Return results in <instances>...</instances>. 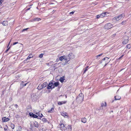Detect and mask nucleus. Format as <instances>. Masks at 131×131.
Returning a JSON list of instances; mask_svg holds the SVG:
<instances>
[{"label": "nucleus", "mask_w": 131, "mask_h": 131, "mask_svg": "<svg viewBox=\"0 0 131 131\" xmlns=\"http://www.w3.org/2000/svg\"><path fill=\"white\" fill-rule=\"evenodd\" d=\"M74 11H72V12H70V14H71H71H73L74 13Z\"/></svg>", "instance_id": "nucleus-42"}, {"label": "nucleus", "mask_w": 131, "mask_h": 131, "mask_svg": "<svg viewBox=\"0 0 131 131\" xmlns=\"http://www.w3.org/2000/svg\"><path fill=\"white\" fill-rule=\"evenodd\" d=\"M30 9V8H28V9H27V10H29Z\"/></svg>", "instance_id": "nucleus-54"}, {"label": "nucleus", "mask_w": 131, "mask_h": 131, "mask_svg": "<svg viewBox=\"0 0 131 131\" xmlns=\"http://www.w3.org/2000/svg\"><path fill=\"white\" fill-rule=\"evenodd\" d=\"M54 88V86L53 85V83L50 82L47 85V89H52Z\"/></svg>", "instance_id": "nucleus-3"}, {"label": "nucleus", "mask_w": 131, "mask_h": 131, "mask_svg": "<svg viewBox=\"0 0 131 131\" xmlns=\"http://www.w3.org/2000/svg\"><path fill=\"white\" fill-rule=\"evenodd\" d=\"M102 54H103V53H102L99 55H98L97 56H96L97 58H98L99 57H100V56H101L102 55Z\"/></svg>", "instance_id": "nucleus-38"}, {"label": "nucleus", "mask_w": 131, "mask_h": 131, "mask_svg": "<svg viewBox=\"0 0 131 131\" xmlns=\"http://www.w3.org/2000/svg\"><path fill=\"white\" fill-rule=\"evenodd\" d=\"M10 48V47L8 48L5 51V52H7L9 50Z\"/></svg>", "instance_id": "nucleus-44"}, {"label": "nucleus", "mask_w": 131, "mask_h": 131, "mask_svg": "<svg viewBox=\"0 0 131 131\" xmlns=\"http://www.w3.org/2000/svg\"><path fill=\"white\" fill-rule=\"evenodd\" d=\"M43 87L42 86V84H39L38 86L37 87V89L39 90H41V89H42V88H43Z\"/></svg>", "instance_id": "nucleus-14"}, {"label": "nucleus", "mask_w": 131, "mask_h": 131, "mask_svg": "<svg viewBox=\"0 0 131 131\" xmlns=\"http://www.w3.org/2000/svg\"><path fill=\"white\" fill-rule=\"evenodd\" d=\"M115 100H119L121 98V97L118 96H116L114 97Z\"/></svg>", "instance_id": "nucleus-20"}, {"label": "nucleus", "mask_w": 131, "mask_h": 131, "mask_svg": "<svg viewBox=\"0 0 131 131\" xmlns=\"http://www.w3.org/2000/svg\"><path fill=\"white\" fill-rule=\"evenodd\" d=\"M59 85V83L58 82H55L54 83H53V86H54V87H57Z\"/></svg>", "instance_id": "nucleus-15"}, {"label": "nucleus", "mask_w": 131, "mask_h": 131, "mask_svg": "<svg viewBox=\"0 0 131 131\" xmlns=\"http://www.w3.org/2000/svg\"><path fill=\"white\" fill-rule=\"evenodd\" d=\"M54 108H52L50 110L48 111V112L49 113H52L54 111Z\"/></svg>", "instance_id": "nucleus-24"}, {"label": "nucleus", "mask_w": 131, "mask_h": 131, "mask_svg": "<svg viewBox=\"0 0 131 131\" xmlns=\"http://www.w3.org/2000/svg\"><path fill=\"white\" fill-rule=\"evenodd\" d=\"M60 129L62 131L65 130V126L62 123H60L58 126Z\"/></svg>", "instance_id": "nucleus-6"}, {"label": "nucleus", "mask_w": 131, "mask_h": 131, "mask_svg": "<svg viewBox=\"0 0 131 131\" xmlns=\"http://www.w3.org/2000/svg\"><path fill=\"white\" fill-rule=\"evenodd\" d=\"M41 20V19L40 18H36L34 20L35 21H39Z\"/></svg>", "instance_id": "nucleus-33"}, {"label": "nucleus", "mask_w": 131, "mask_h": 131, "mask_svg": "<svg viewBox=\"0 0 131 131\" xmlns=\"http://www.w3.org/2000/svg\"><path fill=\"white\" fill-rule=\"evenodd\" d=\"M2 0H0V4L1 5L2 3Z\"/></svg>", "instance_id": "nucleus-47"}, {"label": "nucleus", "mask_w": 131, "mask_h": 131, "mask_svg": "<svg viewBox=\"0 0 131 131\" xmlns=\"http://www.w3.org/2000/svg\"><path fill=\"white\" fill-rule=\"evenodd\" d=\"M15 107L16 108H18V105H17V104H16L15 105Z\"/></svg>", "instance_id": "nucleus-46"}, {"label": "nucleus", "mask_w": 131, "mask_h": 131, "mask_svg": "<svg viewBox=\"0 0 131 131\" xmlns=\"http://www.w3.org/2000/svg\"><path fill=\"white\" fill-rule=\"evenodd\" d=\"M124 56V55H122L119 58V59H121L122 57H123Z\"/></svg>", "instance_id": "nucleus-45"}, {"label": "nucleus", "mask_w": 131, "mask_h": 131, "mask_svg": "<svg viewBox=\"0 0 131 131\" xmlns=\"http://www.w3.org/2000/svg\"><path fill=\"white\" fill-rule=\"evenodd\" d=\"M42 120L43 122H46L47 121V120L45 118H42Z\"/></svg>", "instance_id": "nucleus-31"}, {"label": "nucleus", "mask_w": 131, "mask_h": 131, "mask_svg": "<svg viewBox=\"0 0 131 131\" xmlns=\"http://www.w3.org/2000/svg\"><path fill=\"white\" fill-rule=\"evenodd\" d=\"M9 119L8 118H6V117H4L2 118V120L3 122H7L9 121Z\"/></svg>", "instance_id": "nucleus-13"}, {"label": "nucleus", "mask_w": 131, "mask_h": 131, "mask_svg": "<svg viewBox=\"0 0 131 131\" xmlns=\"http://www.w3.org/2000/svg\"><path fill=\"white\" fill-rule=\"evenodd\" d=\"M18 43V42H15L13 44V45H14L15 44H16L17 43Z\"/></svg>", "instance_id": "nucleus-43"}, {"label": "nucleus", "mask_w": 131, "mask_h": 131, "mask_svg": "<svg viewBox=\"0 0 131 131\" xmlns=\"http://www.w3.org/2000/svg\"><path fill=\"white\" fill-rule=\"evenodd\" d=\"M24 83L23 82H22V83Z\"/></svg>", "instance_id": "nucleus-58"}, {"label": "nucleus", "mask_w": 131, "mask_h": 131, "mask_svg": "<svg viewBox=\"0 0 131 131\" xmlns=\"http://www.w3.org/2000/svg\"><path fill=\"white\" fill-rule=\"evenodd\" d=\"M107 61V60H105V61H104V63H105Z\"/></svg>", "instance_id": "nucleus-49"}, {"label": "nucleus", "mask_w": 131, "mask_h": 131, "mask_svg": "<svg viewBox=\"0 0 131 131\" xmlns=\"http://www.w3.org/2000/svg\"><path fill=\"white\" fill-rule=\"evenodd\" d=\"M4 0H2V2H3V1H4Z\"/></svg>", "instance_id": "nucleus-57"}, {"label": "nucleus", "mask_w": 131, "mask_h": 131, "mask_svg": "<svg viewBox=\"0 0 131 131\" xmlns=\"http://www.w3.org/2000/svg\"><path fill=\"white\" fill-rule=\"evenodd\" d=\"M33 57V56L31 54H30L29 55V56L27 57V59H28L29 58H32Z\"/></svg>", "instance_id": "nucleus-28"}, {"label": "nucleus", "mask_w": 131, "mask_h": 131, "mask_svg": "<svg viewBox=\"0 0 131 131\" xmlns=\"http://www.w3.org/2000/svg\"><path fill=\"white\" fill-rule=\"evenodd\" d=\"M115 35H116V34H114L113 35V36H115Z\"/></svg>", "instance_id": "nucleus-52"}, {"label": "nucleus", "mask_w": 131, "mask_h": 131, "mask_svg": "<svg viewBox=\"0 0 131 131\" xmlns=\"http://www.w3.org/2000/svg\"><path fill=\"white\" fill-rule=\"evenodd\" d=\"M18 129L19 131H21L22 130V128L21 126H19Z\"/></svg>", "instance_id": "nucleus-36"}, {"label": "nucleus", "mask_w": 131, "mask_h": 131, "mask_svg": "<svg viewBox=\"0 0 131 131\" xmlns=\"http://www.w3.org/2000/svg\"><path fill=\"white\" fill-rule=\"evenodd\" d=\"M100 17H101L100 16V15H98L96 16V18L97 19H98Z\"/></svg>", "instance_id": "nucleus-39"}, {"label": "nucleus", "mask_w": 131, "mask_h": 131, "mask_svg": "<svg viewBox=\"0 0 131 131\" xmlns=\"http://www.w3.org/2000/svg\"><path fill=\"white\" fill-rule=\"evenodd\" d=\"M64 80V79L63 78H61L60 80V81L62 83L63 82Z\"/></svg>", "instance_id": "nucleus-35"}, {"label": "nucleus", "mask_w": 131, "mask_h": 131, "mask_svg": "<svg viewBox=\"0 0 131 131\" xmlns=\"http://www.w3.org/2000/svg\"><path fill=\"white\" fill-rule=\"evenodd\" d=\"M0 128H2V127L1 126H0Z\"/></svg>", "instance_id": "nucleus-53"}, {"label": "nucleus", "mask_w": 131, "mask_h": 131, "mask_svg": "<svg viewBox=\"0 0 131 131\" xmlns=\"http://www.w3.org/2000/svg\"><path fill=\"white\" fill-rule=\"evenodd\" d=\"M112 24L110 23H108L105 25L104 26L105 29H108L111 28L112 27Z\"/></svg>", "instance_id": "nucleus-7"}, {"label": "nucleus", "mask_w": 131, "mask_h": 131, "mask_svg": "<svg viewBox=\"0 0 131 131\" xmlns=\"http://www.w3.org/2000/svg\"><path fill=\"white\" fill-rule=\"evenodd\" d=\"M102 109V108H100V109H98V108H97V109H96V110H100L101 109Z\"/></svg>", "instance_id": "nucleus-51"}, {"label": "nucleus", "mask_w": 131, "mask_h": 131, "mask_svg": "<svg viewBox=\"0 0 131 131\" xmlns=\"http://www.w3.org/2000/svg\"><path fill=\"white\" fill-rule=\"evenodd\" d=\"M61 114L63 116L65 117L67 116V113L64 112H62L61 113Z\"/></svg>", "instance_id": "nucleus-21"}, {"label": "nucleus", "mask_w": 131, "mask_h": 131, "mask_svg": "<svg viewBox=\"0 0 131 131\" xmlns=\"http://www.w3.org/2000/svg\"><path fill=\"white\" fill-rule=\"evenodd\" d=\"M88 66H87L85 68L83 69V70H84V73L86 71L88 70Z\"/></svg>", "instance_id": "nucleus-27"}, {"label": "nucleus", "mask_w": 131, "mask_h": 131, "mask_svg": "<svg viewBox=\"0 0 131 131\" xmlns=\"http://www.w3.org/2000/svg\"><path fill=\"white\" fill-rule=\"evenodd\" d=\"M126 47L127 48L130 49L131 47V45L130 44H128L126 46Z\"/></svg>", "instance_id": "nucleus-29"}, {"label": "nucleus", "mask_w": 131, "mask_h": 131, "mask_svg": "<svg viewBox=\"0 0 131 131\" xmlns=\"http://www.w3.org/2000/svg\"><path fill=\"white\" fill-rule=\"evenodd\" d=\"M37 96L34 94H33L31 96L32 100L35 101L37 99Z\"/></svg>", "instance_id": "nucleus-8"}, {"label": "nucleus", "mask_w": 131, "mask_h": 131, "mask_svg": "<svg viewBox=\"0 0 131 131\" xmlns=\"http://www.w3.org/2000/svg\"><path fill=\"white\" fill-rule=\"evenodd\" d=\"M7 127H8L6 125V127L4 128V130L5 131H6L7 130Z\"/></svg>", "instance_id": "nucleus-41"}, {"label": "nucleus", "mask_w": 131, "mask_h": 131, "mask_svg": "<svg viewBox=\"0 0 131 131\" xmlns=\"http://www.w3.org/2000/svg\"><path fill=\"white\" fill-rule=\"evenodd\" d=\"M101 106L102 107L104 106L105 107L106 105V102L102 103L101 104Z\"/></svg>", "instance_id": "nucleus-23"}, {"label": "nucleus", "mask_w": 131, "mask_h": 131, "mask_svg": "<svg viewBox=\"0 0 131 131\" xmlns=\"http://www.w3.org/2000/svg\"><path fill=\"white\" fill-rule=\"evenodd\" d=\"M34 126L36 128H38L39 127V125L37 122L35 121L34 123Z\"/></svg>", "instance_id": "nucleus-19"}, {"label": "nucleus", "mask_w": 131, "mask_h": 131, "mask_svg": "<svg viewBox=\"0 0 131 131\" xmlns=\"http://www.w3.org/2000/svg\"><path fill=\"white\" fill-rule=\"evenodd\" d=\"M15 125L14 124L11 123L10 124V126L13 129H14V128Z\"/></svg>", "instance_id": "nucleus-26"}, {"label": "nucleus", "mask_w": 131, "mask_h": 131, "mask_svg": "<svg viewBox=\"0 0 131 131\" xmlns=\"http://www.w3.org/2000/svg\"><path fill=\"white\" fill-rule=\"evenodd\" d=\"M122 15V14L118 16L114 17L113 18V19L114 20H115L117 21H118L122 18L123 17Z\"/></svg>", "instance_id": "nucleus-4"}, {"label": "nucleus", "mask_w": 131, "mask_h": 131, "mask_svg": "<svg viewBox=\"0 0 131 131\" xmlns=\"http://www.w3.org/2000/svg\"><path fill=\"white\" fill-rule=\"evenodd\" d=\"M36 114L38 115H37L38 119H41L42 117L43 116L42 114L41 113H40L39 112H37Z\"/></svg>", "instance_id": "nucleus-9"}, {"label": "nucleus", "mask_w": 131, "mask_h": 131, "mask_svg": "<svg viewBox=\"0 0 131 131\" xmlns=\"http://www.w3.org/2000/svg\"><path fill=\"white\" fill-rule=\"evenodd\" d=\"M2 24L3 25L6 26L8 25V21H4Z\"/></svg>", "instance_id": "nucleus-17"}, {"label": "nucleus", "mask_w": 131, "mask_h": 131, "mask_svg": "<svg viewBox=\"0 0 131 131\" xmlns=\"http://www.w3.org/2000/svg\"><path fill=\"white\" fill-rule=\"evenodd\" d=\"M27 83H26L25 84H23V85L24 86H26V85L27 84Z\"/></svg>", "instance_id": "nucleus-50"}, {"label": "nucleus", "mask_w": 131, "mask_h": 131, "mask_svg": "<svg viewBox=\"0 0 131 131\" xmlns=\"http://www.w3.org/2000/svg\"><path fill=\"white\" fill-rule=\"evenodd\" d=\"M65 97L66 98H67V96L66 95H65Z\"/></svg>", "instance_id": "nucleus-55"}, {"label": "nucleus", "mask_w": 131, "mask_h": 131, "mask_svg": "<svg viewBox=\"0 0 131 131\" xmlns=\"http://www.w3.org/2000/svg\"><path fill=\"white\" fill-rule=\"evenodd\" d=\"M114 131V130H113V131Z\"/></svg>", "instance_id": "nucleus-59"}, {"label": "nucleus", "mask_w": 131, "mask_h": 131, "mask_svg": "<svg viewBox=\"0 0 131 131\" xmlns=\"http://www.w3.org/2000/svg\"><path fill=\"white\" fill-rule=\"evenodd\" d=\"M67 102L66 101H62L61 102L59 101L58 102V104L59 105H61L63 104H65Z\"/></svg>", "instance_id": "nucleus-12"}, {"label": "nucleus", "mask_w": 131, "mask_h": 131, "mask_svg": "<svg viewBox=\"0 0 131 131\" xmlns=\"http://www.w3.org/2000/svg\"><path fill=\"white\" fill-rule=\"evenodd\" d=\"M100 15L101 17L102 18L105 16L104 15V14L103 13L101 14H100Z\"/></svg>", "instance_id": "nucleus-32"}, {"label": "nucleus", "mask_w": 131, "mask_h": 131, "mask_svg": "<svg viewBox=\"0 0 131 131\" xmlns=\"http://www.w3.org/2000/svg\"><path fill=\"white\" fill-rule=\"evenodd\" d=\"M109 58H108L107 57H105V58L102 60L101 61L100 63H102L103 62V61H104L105 60H107V61L105 63V64L104 66V67L106 66L107 64L110 62V60H109L108 59Z\"/></svg>", "instance_id": "nucleus-2"}, {"label": "nucleus", "mask_w": 131, "mask_h": 131, "mask_svg": "<svg viewBox=\"0 0 131 131\" xmlns=\"http://www.w3.org/2000/svg\"><path fill=\"white\" fill-rule=\"evenodd\" d=\"M128 39H126L123 41L122 42V43L124 45H125L128 43Z\"/></svg>", "instance_id": "nucleus-18"}, {"label": "nucleus", "mask_w": 131, "mask_h": 131, "mask_svg": "<svg viewBox=\"0 0 131 131\" xmlns=\"http://www.w3.org/2000/svg\"><path fill=\"white\" fill-rule=\"evenodd\" d=\"M42 84L43 88L46 87L47 85V84L46 82H44Z\"/></svg>", "instance_id": "nucleus-22"}, {"label": "nucleus", "mask_w": 131, "mask_h": 131, "mask_svg": "<svg viewBox=\"0 0 131 131\" xmlns=\"http://www.w3.org/2000/svg\"><path fill=\"white\" fill-rule=\"evenodd\" d=\"M81 122L84 123H85L86 122V119L85 118H81Z\"/></svg>", "instance_id": "nucleus-16"}, {"label": "nucleus", "mask_w": 131, "mask_h": 131, "mask_svg": "<svg viewBox=\"0 0 131 131\" xmlns=\"http://www.w3.org/2000/svg\"><path fill=\"white\" fill-rule=\"evenodd\" d=\"M103 13L104 14V15L105 16H108L107 15L109 13L107 12H105Z\"/></svg>", "instance_id": "nucleus-30"}, {"label": "nucleus", "mask_w": 131, "mask_h": 131, "mask_svg": "<svg viewBox=\"0 0 131 131\" xmlns=\"http://www.w3.org/2000/svg\"><path fill=\"white\" fill-rule=\"evenodd\" d=\"M75 58V56L72 53H70L69 54L67 59H68V61L70 60V59H73Z\"/></svg>", "instance_id": "nucleus-5"}, {"label": "nucleus", "mask_w": 131, "mask_h": 131, "mask_svg": "<svg viewBox=\"0 0 131 131\" xmlns=\"http://www.w3.org/2000/svg\"><path fill=\"white\" fill-rule=\"evenodd\" d=\"M28 28H27L24 29L22 30V31L23 32V31H26L27 30V29H28Z\"/></svg>", "instance_id": "nucleus-40"}, {"label": "nucleus", "mask_w": 131, "mask_h": 131, "mask_svg": "<svg viewBox=\"0 0 131 131\" xmlns=\"http://www.w3.org/2000/svg\"><path fill=\"white\" fill-rule=\"evenodd\" d=\"M11 40H10V41L9 42V43H8V47L9 46V45L10 43V42L11 41Z\"/></svg>", "instance_id": "nucleus-48"}, {"label": "nucleus", "mask_w": 131, "mask_h": 131, "mask_svg": "<svg viewBox=\"0 0 131 131\" xmlns=\"http://www.w3.org/2000/svg\"><path fill=\"white\" fill-rule=\"evenodd\" d=\"M29 116L31 117H33V118H37L38 119L37 115L33 114L32 113H29Z\"/></svg>", "instance_id": "nucleus-10"}, {"label": "nucleus", "mask_w": 131, "mask_h": 131, "mask_svg": "<svg viewBox=\"0 0 131 131\" xmlns=\"http://www.w3.org/2000/svg\"><path fill=\"white\" fill-rule=\"evenodd\" d=\"M126 20H124L123 22H122L121 24L122 25L125 24L126 23Z\"/></svg>", "instance_id": "nucleus-37"}, {"label": "nucleus", "mask_w": 131, "mask_h": 131, "mask_svg": "<svg viewBox=\"0 0 131 131\" xmlns=\"http://www.w3.org/2000/svg\"><path fill=\"white\" fill-rule=\"evenodd\" d=\"M67 127L68 129H70V130L71 131L72 130V127L71 125H68Z\"/></svg>", "instance_id": "nucleus-25"}, {"label": "nucleus", "mask_w": 131, "mask_h": 131, "mask_svg": "<svg viewBox=\"0 0 131 131\" xmlns=\"http://www.w3.org/2000/svg\"><path fill=\"white\" fill-rule=\"evenodd\" d=\"M83 95L82 93H80L76 98L77 101L78 103L81 102L83 99Z\"/></svg>", "instance_id": "nucleus-1"}, {"label": "nucleus", "mask_w": 131, "mask_h": 131, "mask_svg": "<svg viewBox=\"0 0 131 131\" xmlns=\"http://www.w3.org/2000/svg\"><path fill=\"white\" fill-rule=\"evenodd\" d=\"M63 59L65 60H68V59L66 58L65 56H61L59 58V60L60 61H62Z\"/></svg>", "instance_id": "nucleus-11"}, {"label": "nucleus", "mask_w": 131, "mask_h": 131, "mask_svg": "<svg viewBox=\"0 0 131 131\" xmlns=\"http://www.w3.org/2000/svg\"><path fill=\"white\" fill-rule=\"evenodd\" d=\"M43 54L42 53H41L39 55V57H40V58H42L43 57Z\"/></svg>", "instance_id": "nucleus-34"}, {"label": "nucleus", "mask_w": 131, "mask_h": 131, "mask_svg": "<svg viewBox=\"0 0 131 131\" xmlns=\"http://www.w3.org/2000/svg\"><path fill=\"white\" fill-rule=\"evenodd\" d=\"M114 100H112V102H114Z\"/></svg>", "instance_id": "nucleus-56"}]
</instances>
